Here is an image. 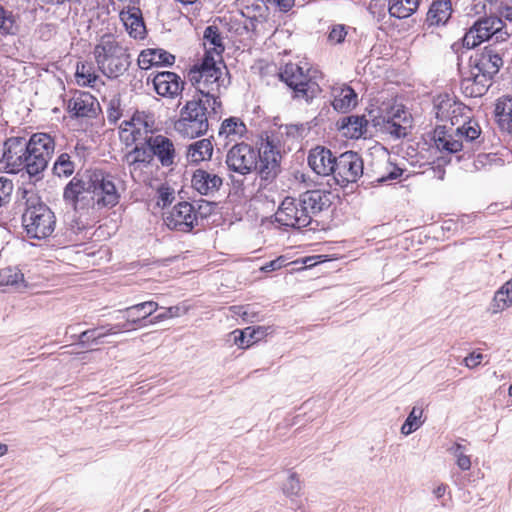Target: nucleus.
Wrapping results in <instances>:
<instances>
[{"label": "nucleus", "instance_id": "obj_1", "mask_svg": "<svg viewBox=\"0 0 512 512\" xmlns=\"http://www.w3.org/2000/svg\"><path fill=\"white\" fill-rule=\"evenodd\" d=\"M281 155L273 136L262 139L260 147L235 143L226 154L228 170L242 176L256 172L262 180L272 181L280 170Z\"/></svg>", "mask_w": 512, "mask_h": 512}, {"label": "nucleus", "instance_id": "obj_2", "mask_svg": "<svg viewBox=\"0 0 512 512\" xmlns=\"http://www.w3.org/2000/svg\"><path fill=\"white\" fill-rule=\"evenodd\" d=\"M330 193L325 190H308L298 198L286 197L275 213L280 225L301 229L311 224L314 215L330 206Z\"/></svg>", "mask_w": 512, "mask_h": 512}, {"label": "nucleus", "instance_id": "obj_3", "mask_svg": "<svg viewBox=\"0 0 512 512\" xmlns=\"http://www.w3.org/2000/svg\"><path fill=\"white\" fill-rule=\"evenodd\" d=\"M25 210L22 215L23 227L30 238L44 239L55 229V215L33 190H23Z\"/></svg>", "mask_w": 512, "mask_h": 512}, {"label": "nucleus", "instance_id": "obj_4", "mask_svg": "<svg viewBox=\"0 0 512 512\" xmlns=\"http://www.w3.org/2000/svg\"><path fill=\"white\" fill-rule=\"evenodd\" d=\"M220 108L194 96L181 108L180 117L175 122V130L183 137H200L207 132L209 119L216 115Z\"/></svg>", "mask_w": 512, "mask_h": 512}, {"label": "nucleus", "instance_id": "obj_5", "mask_svg": "<svg viewBox=\"0 0 512 512\" xmlns=\"http://www.w3.org/2000/svg\"><path fill=\"white\" fill-rule=\"evenodd\" d=\"M94 58L99 70L108 78H118L131 65V57L127 47L110 35H104L94 47Z\"/></svg>", "mask_w": 512, "mask_h": 512}, {"label": "nucleus", "instance_id": "obj_6", "mask_svg": "<svg viewBox=\"0 0 512 512\" xmlns=\"http://www.w3.org/2000/svg\"><path fill=\"white\" fill-rule=\"evenodd\" d=\"M221 70L216 67L212 57L205 55L200 64L192 66L187 74L188 80L196 88L197 98L221 107L219 101Z\"/></svg>", "mask_w": 512, "mask_h": 512}, {"label": "nucleus", "instance_id": "obj_7", "mask_svg": "<svg viewBox=\"0 0 512 512\" xmlns=\"http://www.w3.org/2000/svg\"><path fill=\"white\" fill-rule=\"evenodd\" d=\"M26 147L27 174L40 179L54 154V138L47 133H34L28 139L26 138Z\"/></svg>", "mask_w": 512, "mask_h": 512}, {"label": "nucleus", "instance_id": "obj_8", "mask_svg": "<svg viewBox=\"0 0 512 512\" xmlns=\"http://www.w3.org/2000/svg\"><path fill=\"white\" fill-rule=\"evenodd\" d=\"M279 76L294 91V97L296 98L308 102L320 93V87L312 80L309 69L304 70V67L297 63L286 64Z\"/></svg>", "mask_w": 512, "mask_h": 512}, {"label": "nucleus", "instance_id": "obj_9", "mask_svg": "<svg viewBox=\"0 0 512 512\" xmlns=\"http://www.w3.org/2000/svg\"><path fill=\"white\" fill-rule=\"evenodd\" d=\"M90 195L93 206L97 208H112L120 200L114 177L101 171H95L90 175Z\"/></svg>", "mask_w": 512, "mask_h": 512}, {"label": "nucleus", "instance_id": "obj_10", "mask_svg": "<svg viewBox=\"0 0 512 512\" xmlns=\"http://www.w3.org/2000/svg\"><path fill=\"white\" fill-rule=\"evenodd\" d=\"M26 155V137L11 136L7 138L2 146L1 168L12 174L19 173L22 170L27 172Z\"/></svg>", "mask_w": 512, "mask_h": 512}, {"label": "nucleus", "instance_id": "obj_11", "mask_svg": "<svg viewBox=\"0 0 512 512\" xmlns=\"http://www.w3.org/2000/svg\"><path fill=\"white\" fill-rule=\"evenodd\" d=\"M363 160L358 153L346 151L337 157L333 180L336 184L345 187L356 182L363 175Z\"/></svg>", "mask_w": 512, "mask_h": 512}, {"label": "nucleus", "instance_id": "obj_12", "mask_svg": "<svg viewBox=\"0 0 512 512\" xmlns=\"http://www.w3.org/2000/svg\"><path fill=\"white\" fill-rule=\"evenodd\" d=\"M374 122V126H380L382 132L391 135L394 139L406 137L411 128V119L401 105L393 106L381 121L374 119Z\"/></svg>", "mask_w": 512, "mask_h": 512}, {"label": "nucleus", "instance_id": "obj_13", "mask_svg": "<svg viewBox=\"0 0 512 512\" xmlns=\"http://www.w3.org/2000/svg\"><path fill=\"white\" fill-rule=\"evenodd\" d=\"M164 222L171 230L190 232L197 224L194 206L186 201L177 203L164 217Z\"/></svg>", "mask_w": 512, "mask_h": 512}, {"label": "nucleus", "instance_id": "obj_14", "mask_svg": "<svg viewBox=\"0 0 512 512\" xmlns=\"http://www.w3.org/2000/svg\"><path fill=\"white\" fill-rule=\"evenodd\" d=\"M503 49L492 44L470 57V66L472 69L486 73L488 76H495L503 66Z\"/></svg>", "mask_w": 512, "mask_h": 512}, {"label": "nucleus", "instance_id": "obj_15", "mask_svg": "<svg viewBox=\"0 0 512 512\" xmlns=\"http://www.w3.org/2000/svg\"><path fill=\"white\" fill-rule=\"evenodd\" d=\"M145 145L150 146L152 161L154 158L163 167H172L176 164V150L173 141L161 134L145 137Z\"/></svg>", "mask_w": 512, "mask_h": 512}, {"label": "nucleus", "instance_id": "obj_16", "mask_svg": "<svg viewBox=\"0 0 512 512\" xmlns=\"http://www.w3.org/2000/svg\"><path fill=\"white\" fill-rule=\"evenodd\" d=\"M337 155L325 146H316L309 151L308 165L320 176H333Z\"/></svg>", "mask_w": 512, "mask_h": 512}, {"label": "nucleus", "instance_id": "obj_17", "mask_svg": "<svg viewBox=\"0 0 512 512\" xmlns=\"http://www.w3.org/2000/svg\"><path fill=\"white\" fill-rule=\"evenodd\" d=\"M98 107L96 99L87 92H75L67 103V110L74 118H93Z\"/></svg>", "mask_w": 512, "mask_h": 512}, {"label": "nucleus", "instance_id": "obj_18", "mask_svg": "<svg viewBox=\"0 0 512 512\" xmlns=\"http://www.w3.org/2000/svg\"><path fill=\"white\" fill-rule=\"evenodd\" d=\"M157 309L158 304L154 301H145L132 305L119 311L121 314L119 318H122L125 321L117 324L124 325L126 327L123 329V332L134 330L132 326L139 324L142 320L151 316Z\"/></svg>", "mask_w": 512, "mask_h": 512}, {"label": "nucleus", "instance_id": "obj_19", "mask_svg": "<svg viewBox=\"0 0 512 512\" xmlns=\"http://www.w3.org/2000/svg\"><path fill=\"white\" fill-rule=\"evenodd\" d=\"M473 26L475 27L476 37L483 41L494 38L496 42H501L508 37L507 31L503 30L504 23L502 19L497 16L480 18Z\"/></svg>", "mask_w": 512, "mask_h": 512}, {"label": "nucleus", "instance_id": "obj_20", "mask_svg": "<svg viewBox=\"0 0 512 512\" xmlns=\"http://www.w3.org/2000/svg\"><path fill=\"white\" fill-rule=\"evenodd\" d=\"M433 141L441 153L454 154L463 149L464 142L457 135L456 129L447 128L445 125L437 126L433 132Z\"/></svg>", "mask_w": 512, "mask_h": 512}, {"label": "nucleus", "instance_id": "obj_21", "mask_svg": "<svg viewBox=\"0 0 512 512\" xmlns=\"http://www.w3.org/2000/svg\"><path fill=\"white\" fill-rule=\"evenodd\" d=\"M185 82L181 77L171 71L157 73L153 77V86L156 93L162 97L174 98L184 89Z\"/></svg>", "mask_w": 512, "mask_h": 512}, {"label": "nucleus", "instance_id": "obj_22", "mask_svg": "<svg viewBox=\"0 0 512 512\" xmlns=\"http://www.w3.org/2000/svg\"><path fill=\"white\" fill-rule=\"evenodd\" d=\"M124 328H126L124 325L106 324L92 329H87L81 332L78 336L72 335L71 338L73 340H78V343L82 347H87L89 345H99L103 343V338L109 335L121 333L123 332Z\"/></svg>", "mask_w": 512, "mask_h": 512}, {"label": "nucleus", "instance_id": "obj_23", "mask_svg": "<svg viewBox=\"0 0 512 512\" xmlns=\"http://www.w3.org/2000/svg\"><path fill=\"white\" fill-rule=\"evenodd\" d=\"M246 133L247 127L240 118L229 117L221 123L217 135L218 144L226 147L232 142L238 143Z\"/></svg>", "mask_w": 512, "mask_h": 512}, {"label": "nucleus", "instance_id": "obj_24", "mask_svg": "<svg viewBox=\"0 0 512 512\" xmlns=\"http://www.w3.org/2000/svg\"><path fill=\"white\" fill-rule=\"evenodd\" d=\"M191 184L201 195L210 196L220 189L223 179L213 172L198 169L193 173Z\"/></svg>", "mask_w": 512, "mask_h": 512}, {"label": "nucleus", "instance_id": "obj_25", "mask_svg": "<svg viewBox=\"0 0 512 512\" xmlns=\"http://www.w3.org/2000/svg\"><path fill=\"white\" fill-rule=\"evenodd\" d=\"M120 19L123 22L128 34L134 39H142L146 33L142 12L138 7L128 6L120 12Z\"/></svg>", "mask_w": 512, "mask_h": 512}, {"label": "nucleus", "instance_id": "obj_26", "mask_svg": "<svg viewBox=\"0 0 512 512\" xmlns=\"http://www.w3.org/2000/svg\"><path fill=\"white\" fill-rule=\"evenodd\" d=\"M86 194H90V178L85 181L77 174L65 186L63 198L77 210L79 203L86 198Z\"/></svg>", "mask_w": 512, "mask_h": 512}, {"label": "nucleus", "instance_id": "obj_27", "mask_svg": "<svg viewBox=\"0 0 512 512\" xmlns=\"http://www.w3.org/2000/svg\"><path fill=\"white\" fill-rule=\"evenodd\" d=\"M174 62L175 56L163 49H146L138 56V65L145 70L152 66H171Z\"/></svg>", "mask_w": 512, "mask_h": 512}, {"label": "nucleus", "instance_id": "obj_28", "mask_svg": "<svg viewBox=\"0 0 512 512\" xmlns=\"http://www.w3.org/2000/svg\"><path fill=\"white\" fill-rule=\"evenodd\" d=\"M458 137L464 142L465 149L474 150L483 142L482 131L476 120L468 119L456 128Z\"/></svg>", "mask_w": 512, "mask_h": 512}, {"label": "nucleus", "instance_id": "obj_29", "mask_svg": "<svg viewBox=\"0 0 512 512\" xmlns=\"http://www.w3.org/2000/svg\"><path fill=\"white\" fill-rule=\"evenodd\" d=\"M493 76L472 69L471 76L462 80L461 87L465 94L470 97L482 96L490 86Z\"/></svg>", "mask_w": 512, "mask_h": 512}, {"label": "nucleus", "instance_id": "obj_30", "mask_svg": "<svg viewBox=\"0 0 512 512\" xmlns=\"http://www.w3.org/2000/svg\"><path fill=\"white\" fill-rule=\"evenodd\" d=\"M124 161L131 170L149 166L152 163L150 146L145 145V140L143 143L136 144L131 151L124 155Z\"/></svg>", "mask_w": 512, "mask_h": 512}, {"label": "nucleus", "instance_id": "obj_31", "mask_svg": "<svg viewBox=\"0 0 512 512\" xmlns=\"http://www.w3.org/2000/svg\"><path fill=\"white\" fill-rule=\"evenodd\" d=\"M495 116L501 130L512 136V97H502L497 101Z\"/></svg>", "mask_w": 512, "mask_h": 512}, {"label": "nucleus", "instance_id": "obj_32", "mask_svg": "<svg viewBox=\"0 0 512 512\" xmlns=\"http://www.w3.org/2000/svg\"><path fill=\"white\" fill-rule=\"evenodd\" d=\"M510 306H512V278L495 292L489 311L491 314H498Z\"/></svg>", "mask_w": 512, "mask_h": 512}, {"label": "nucleus", "instance_id": "obj_33", "mask_svg": "<svg viewBox=\"0 0 512 512\" xmlns=\"http://www.w3.org/2000/svg\"><path fill=\"white\" fill-rule=\"evenodd\" d=\"M451 11L450 0H436L431 4L427 12L426 21L429 25L444 24L450 18Z\"/></svg>", "mask_w": 512, "mask_h": 512}, {"label": "nucleus", "instance_id": "obj_34", "mask_svg": "<svg viewBox=\"0 0 512 512\" xmlns=\"http://www.w3.org/2000/svg\"><path fill=\"white\" fill-rule=\"evenodd\" d=\"M436 117L443 122H450L451 126L459 123V115L462 107L460 104L453 102L451 99L440 101L435 105Z\"/></svg>", "mask_w": 512, "mask_h": 512}, {"label": "nucleus", "instance_id": "obj_35", "mask_svg": "<svg viewBox=\"0 0 512 512\" xmlns=\"http://www.w3.org/2000/svg\"><path fill=\"white\" fill-rule=\"evenodd\" d=\"M0 287H11L16 291H23L28 285L23 273L17 267L10 266L0 270Z\"/></svg>", "mask_w": 512, "mask_h": 512}, {"label": "nucleus", "instance_id": "obj_36", "mask_svg": "<svg viewBox=\"0 0 512 512\" xmlns=\"http://www.w3.org/2000/svg\"><path fill=\"white\" fill-rule=\"evenodd\" d=\"M213 154V145L210 139H200L188 146L187 159L192 163L209 160Z\"/></svg>", "mask_w": 512, "mask_h": 512}, {"label": "nucleus", "instance_id": "obj_37", "mask_svg": "<svg viewBox=\"0 0 512 512\" xmlns=\"http://www.w3.org/2000/svg\"><path fill=\"white\" fill-rule=\"evenodd\" d=\"M368 120L365 116L350 115L342 119L341 128L347 130L351 138H360L367 132Z\"/></svg>", "mask_w": 512, "mask_h": 512}, {"label": "nucleus", "instance_id": "obj_38", "mask_svg": "<svg viewBox=\"0 0 512 512\" xmlns=\"http://www.w3.org/2000/svg\"><path fill=\"white\" fill-rule=\"evenodd\" d=\"M356 104L357 94L351 87L342 88L332 101L333 108L343 113L353 108Z\"/></svg>", "mask_w": 512, "mask_h": 512}, {"label": "nucleus", "instance_id": "obj_39", "mask_svg": "<svg viewBox=\"0 0 512 512\" xmlns=\"http://www.w3.org/2000/svg\"><path fill=\"white\" fill-rule=\"evenodd\" d=\"M19 30L16 16L0 4V34L15 35Z\"/></svg>", "mask_w": 512, "mask_h": 512}, {"label": "nucleus", "instance_id": "obj_40", "mask_svg": "<svg viewBox=\"0 0 512 512\" xmlns=\"http://www.w3.org/2000/svg\"><path fill=\"white\" fill-rule=\"evenodd\" d=\"M125 124L130 127L129 135H125V141L128 143L131 141L132 143L137 142L141 138V125H144L145 128H148L149 125L143 121L142 115L135 114L130 121H125ZM129 129L124 128L122 134H126ZM123 138L124 135H121Z\"/></svg>", "mask_w": 512, "mask_h": 512}, {"label": "nucleus", "instance_id": "obj_41", "mask_svg": "<svg viewBox=\"0 0 512 512\" xmlns=\"http://www.w3.org/2000/svg\"><path fill=\"white\" fill-rule=\"evenodd\" d=\"M74 170L75 165L67 153L60 154L53 165V173L58 177L68 178L74 173Z\"/></svg>", "mask_w": 512, "mask_h": 512}, {"label": "nucleus", "instance_id": "obj_42", "mask_svg": "<svg viewBox=\"0 0 512 512\" xmlns=\"http://www.w3.org/2000/svg\"><path fill=\"white\" fill-rule=\"evenodd\" d=\"M204 45H209V50H213L217 54L224 51L222 39L216 26H208L204 31Z\"/></svg>", "mask_w": 512, "mask_h": 512}, {"label": "nucleus", "instance_id": "obj_43", "mask_svg": "<svg viewBox=\"0 0 512 512\" xmlns=\"http://www.w3.org/2000/svg\"><path fill=\"white\" fill-rule=\"evenodd\" d=\"M422 414L423 409L414 406L401 427V433L404 435H409L416 431L423 424L421 421Z\"/></svg>", "mask_w": 512, "mask_h": 512}, {"label": "nucleus", "instance_id": "obj_44", "mask_svg": "<svg viewBox=\"0 0 512 512\" xmlns=\"http://www.w3.org/2000/svg\"><path fill=\"white\" fill-rule=\"evenodd\" d=\"M481 42H483V40H480L479 37H476V31H475V27L472 26L466 33L465 35L463 36V38L461 39V41H457L455 43H453L451 45V49L453 50V52L455 53H459V51L462 49V48H466V49H472L474 47H476L477 45H479Z\"/></svg>", "mask_w": 512, "mask_h": 512}, {"label": "nucleus", "instance_id": "obj_45", "mask_svg": "<svg viewBox=\"0 0 512 512\" xmlns=\"http://www.w3.org/2000/svg\"><path fill=\"white\" fill-rule=\"evenodd\" d=\"M75 76L78 84L83 86H93V83H95L98 78V76L92 72L91 66L84 63L77 65Z\"/></svg>", "mask_w": 512, "mask_h": 512}, {"label": "nucleus", "instance_id": "obj_46", "mask_svg": "<svg viewBox=\"0 0 512 512\" xmlns=\"http://www.w3.org/2000/svg\"><path fill=\"white\" fill-rule=\"evenodd\" d=\"M388 12L391 17L397 19H404L411 16L414 11L407 7L402 0H391L388 7Z\"/></svg>", "mask_w": 512, "mask_h": 512}, {"label": "nucleus", "instance_id": "obj_47", "mask_svg": "<svg viewBox=\"0 0 512 512\" xmlns=\"http://www.w3.org/2000/svg\"><path fill=\"white\" fill-rule=\"evenodd\" d=\"M283 493L293 500L294 497H297L301 491L300 481L295 473H291L283 485Z\"/></svg>", "mask_w": 512, "mask_h": 512}, {"label": "nucleus", "instance_id": "obj_48", "mask_svg": "<svg viewBox=\"0 0 512 512\" xmlns=\"http://www.w3.org/2000/svg\"><path fill=\"white\" fill-rule=\"evenodd\" d=\"M253 333L254 330L251 329V327H246L243 330H235L233 332L235 344L240 348H247L251 346L253 344Z\"/></svg>", "mask_w": 512, "mask_h": 512}, {"label": "nucleus", "instance_id": "obj_49", "mask_svg": "<svg viewBox=\"0 0 512 512\" xmlns=\"http://www.w3.org/2000/svg\"><path fill=\"white\" fill-rule=\"evenodd\" d=\"M13 188L12 180L0 177V207L10 202Z\"/></svg>", "mask_w": 512, "mask_h": 512}, {"label": "nucleus", "instance_id": "obj_50", "mask_svg": "<svg viewBox=\"0 0 512 512\" xmlns=\"http://www.w3.org/2000/svg\"><path fill=\"white\" fill-rule=\"evenodd\" d=\"M347 35V27L343 24L334 25L328 35V39L330 42L339 44L345 40Z\"/></svg>", "mask_w": 512, "mask_h": 512}, {"label": "nucleus", "instance_id": "obj_51", "mask_svg": "<svg viewBox=\"0 0 512 512\" xmlns=\"http://www.w3.org/2000/svg\"><path fill=\"white\" fill-rule=\"evenodd\" d=\"M121 115L122 113L120 110V99H111L107 110V118L109 122L116 123L120 119Z\"/></svg>", "mask_w": 512, "mask_h": 512}, {"label": "nucleus", "instance_id": "obj_52", "mask_svg": "<svg viewBox=\"0 0 512 512\" xmlns=\"http://www.w3.org/2000/svg\"><path fill=\"white\" fill-rule=\"evenodd\" d=\"M179 313H180V307L178 306H172V307H169V308H165V310L156 315L155 317H153V319H151V323H158L160 321H163L165 319H169V318H173V317H177L179 316Z\"/></svg>", "mask_w": 512, "mask_h": 512}, {"label": "nucleus", "instance_id": "obj_53", "mask_svg": "<svg viewBox=\"0 0 512 512\" xmlns=\"http://www.w3.org/2000/svg\"><path fill=\"white\" fill-rule=\"evenodd\" d=\"M499 12L501 17L512 22V0H503Z\"/></svg>", "mask_w": 512, "mask_h": 512}, {"label": "nucleus", "instance_id": "obj_54", "mask_svg": "<svg viewBox=\"0 0 512 512\" xmlns=\"http://www.w3.org/2000/svg\"><path fill=\"white\" fill-rule=\"evenodd\" d=\"M483 359V354L481 353H471L464 359V364L466 367L472 369L477 367Z\"/></svg>", "mask_w": 512, "mask_h": 512}, {"label": "nucleus", "instance_id": "obj_55", "mask_svg": "<svg viewBox=\"0 0 512 512\" xmlns=\"http://www.w3.org/2000/svg\"><path fill=\"white\" fill-rule=\"evenodd\" d=\"M234 313L237 315H240L244 321L252 322V318L255 316V313L249 312V307L244 306H234L233 307Z\"/></svg>", "mask_w": 512, "mask_h": 512}, {"label": "nucleus", "instance_id": "obj_56", "mask_svg": "<svg viewBox=\"0 0 512 512\" xmlns=\"http://www.w3.org/2000/svg\"><path fill=\"white\" fill-rule=\"evenodd\" d=\"M159 199L162 201L163 206L171 204L174 199V192L169 188H161L159 190Z\"/></svg>", "mask_w": 512, "mask_h": 512}, {"label": "nucleus", "instance_id": "obj_57", "mask_svg": "<svg viewBox=\"0 0 512 512\" xmlns=\"http://www.w3.org/2000/svg\"><path fill=\"white\" fill-rule=\"evenodd\" d=\"M284 259L278 258L275 260H272L268 263H266L264 266H262L261 270L264 272H271L280 269L284 264Z\"/></svg>", "mask_w": 512, "mask_h": 512}, {"label": "nucleus", "instance_id": "obj_58", "mask_svg": "<svg viewBox=\"0 0 512 512\" xmlns=\"http://www.w3.org/2000/svg\"><path fill=\"white\" fill-rule=\"evenodd\" d=\"M456 464L461 470L467 471L471 468L470 457L466 454L459 455L458 459H456Z\"/></svg>", "mask_w": 512, "mask_h": 512}, {"label": "nucleus", "instance_id": "obj_59", "mask_svg": "<svg viewBox=\"0 0 512 512\" xmlns=\"http://www.w3.org/2000/svg\"><path fill=\"white\" fill-rule=\"evenodd\" d=\"M402 172H403L402 169H400L398 167H393V170L391 172H389V174L387 176L378 178L377 182L382 183L387 180H395L402 175Z\"/></svg>", "mask_w": 512, "mask_h": 512}, {"label": "nucleus", "instance_id": "obj_60", "mask_svg": "<svg viewBox=\"0 0 512 512\" xmlns=\"http://www.w3.org/2000/svg\"><path fill=\"white\" fill-rule=\"evenodd\" d=\"M251 329L254 330L253 338H252V341L254 344V343L260 341L267 334L268 328H266L264 326H257V327H251Z\"/></svg>", "mask_w": 512, "mask_h": 512}, {"label": "nucleus", "instance_id": "obj_61", "mask_svg": "<svg viewBox=\"0 0 512 512\" xmlns=\"http://www.w3.org/2000/svg\"><path fill=\"white\" fill-rule=\"evenodd\" d=\"M270 3L276 4L280 10L282 11H288L292 8L294 5V0H267Z\"/></svg>", "mask_w": 512, "mask_h": 512}, {"label": "nucleus", "instance_id": "obj_62", "mask_svg": "<svg viewBox=\"0 0 512 512\" xmlns=\"http://www.w3.org/2000/svg\"><path fill=\"white\" fill-rule=\"evenodd\" d=\"M449 451L458 459L459 455L465 454V447L459 443H455Z\"/></svg>", "mask_w": 512, "mask_h": 512}, {"label": "nucleus", "instance_id": "obj_63", "mask_svg": "<svg viewBox=\"0 0 512 512\" xmlns=\"http://www.w3.org/2000/svg\"><path fill=\"white\" fill-rule=\"evenodd\" d=\"M446 489H447V486L444 485V484H441L439 485L438 487H436L434 490H433V494L437 497V498H442L445 493H446Z\"/></svg>", "mask_w": 512, "mask_h": 512}, {"label": "nucleus", "instance_id": "obj_64", "mask_svg": "<svg viewBox=\"0 0 512 512\" xmlns=\"http://www.w3.org/2000/svg\"><path fill=\"white\" fill-rule=\"evenodd\" d=\"M8 451V447L5 444L0 443V456H3Z\"/></svg>", "mask_w": 512, "mask_h": 512}]
</instances>
